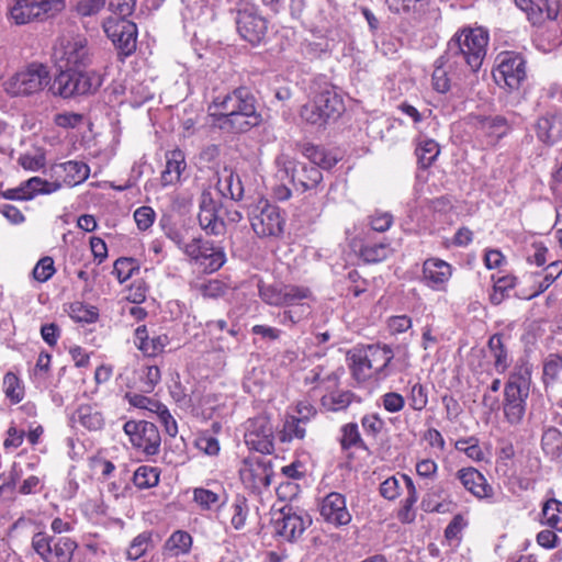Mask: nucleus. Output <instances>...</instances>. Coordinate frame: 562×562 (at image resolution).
Returning a JSON list of instances; mask_svg holds the SVG:
<instances>
[{
  "mask_svg": "<svg viewBox=\"0 0 562 562\" xmlns=\"http://www.w3.org/2000/svg\"><path fill=\"white\" fill-rule=\"evenodd\" d=\"M236 25L239 35L252 45L259 44L267 34V21L256 5H245L237 12Z\"/></svg>",
  "mask_w": 562,
  "mask_h": 562,
  "instance_id": "obj_17",
  "label": "nucleus"
},
{
  "mask_svg": "<svg viewBox=\"0 0 562 562\" xmlns=\"http://www.w3.org/2000/svg\"><path fill=\"white\" fill-rule=\"evenodd\" d=\"M319 514L323 519L335 527L346 526L351 521L346 498L342 494L331 492L319 503Z\"/></svg>",
  "mask_w": 562,
  "mask_h": 562,
  "instance_id": "obj_19",
  "label": "nucleus"
},
{
  "mask_svg": "<svg viewBox=\"0 0 562 562\" xmlns=\"http://www.w3.org/2000/svg\"><path fill=\"white\" fill-rule=\"evenodd\" d=\"M543 522L558 531H562V502L549 499L542 508Z\"/></svg>",
  "mask_w": 562,
  "mask_h": 562,
  "instance_id": "obj_47",
  "label": "nucleus"
},
{
  "mask_svg": "<svg viewBox=\"0 0 562 562\" xmlns=\"http://www.w3.org/2000/svg\"><path fill=\"white\" fill-rule=\"evenodd\" d=\"M311 524L312 519L306 513L292 507H283L280 516L274 520V528L283 539L295 541Z\"/></svg>",
  "mask_w": 562,
  "mask_h": 562,
  "instance_id": "obj_18",
  "label": "nucleus"
},
{
  "mask_svg": "<svg viewBox=\"0 0 562 562\" xmlns=\"http://www.w3.org/2000/svg\"><path fill=\"white\" fill-rule=\"evenodd\" d=\"M123 430L128 436L132 446L146 456H155L159 452L161 438L153 423L128 420L124 424Z\"/></svg>",
  "mask_w": 562,
  "mask_h": 562,
  "instance_id": "obj_14",
  "label": "nucleus"
},
{
  "mask_svg": "<svg viewBox=\"0 0 562 562\" xmlns=\"http://www.w3.org/2000/svg\"><path fill=\"white\" fill-rule=\"evenodd\" d=\"M135 346L147 357H155L161 353L169 344V337L165 334L149 336L145 325L135 329Z\"/></svg>",
  "mask_w": 562,
  "mask_h": 562,
  "instance_id": "obj_28",
  "label": "nucleus"
},
{
  "mask_svg": "<svg viewBox=\"0 0 562 562\" xmlns=\"http://www.w3.org/2000/svg\"><path fill=\"white\" fill-rule=\"evenodd\" d=\"M207 112L218 128L231 133L248 132L262 121L257 100L246 87L215 97Z\"/></svg>",
  "mask_w": 562,
  "mask_h": 562,
  "instance_id": "obj_1",
  "label": "nucleus"
},
{
  "mask_svg": "<svg viewBox=\"0 0 562 562\" xmlns=\"http://www.w3.org/2000/svg\"><path fill=\"white\" fill-rule=\"evenodd\" d=\"M64 0H8V18L16 25L29 24L60 11Z\"/></svg>",
  "mask_w": 562,
  "mask_h": 562,
  "instance_id": "obj_9",
  "label": "nucleus"
},
{
  "mask_svg": "<svg viewBox=\"0 0 562 562\" xmlns=\"http://www.w3.org/2000/svg\"><path fill=\"white\" fill-rule=\"evenodd\" d=\"M77 547V542L69 537L37 532L32 538V548L44 562H71Z\"/></svg>",
  "mask_w": 562,
  "mask_h": 562,
  "instance_id": "obj_11",
  "label": "nucleus"
},
{
  "mask_svg": "<svg viewBox=\"0 0 562 562\" xmlns=\"http://www.w3.org/2000/svg\"><path fill=\"white\" fill-rule=\"evenodd\" d=\"M315 296L310 289V295L305 299L289 300L284 310L278 314L279 323L288 328H294L306 322L313 313Z\"/></svg>",
  "mask_w": 562,
  "mask_h": 562,
  "instance_id": "obj_20",
  "label": "nucleus"
},
{
  "mask_svg": "<svg viewBox=\"0 0 562 562\" xmlns=\"http://www.w3.org/2000/svg\"><path fill=\"white\" fill-rule=\"evenodd\" d=\"M403 483L405 484L407 495L401 503V508L397 513V518L403 524H409L415 520L416 512L414 505L418 499V493L413 480L408 475H402Z\"/></svg>",
  "mask_w": 562,
  "mask_h": 562,
  "instance_id": "obj_34",
  "label": "nucleus"
},
{
  "mask_svg": "<svg viewBox=\"0 0 562 562\" xmlns=\"http://www.w3.org/2000/svg\"><path fill=\"white\" fill-rule=\"evenodd\" d=\"M263 302L272 306H284L289 300L305 299L310 295V288L296 284H285L280 288L268 285L259 290Z\"/></svg>",
  "mask_w": 562,
  "mask_h": 562,
  "instance_id": "obj_24",
  "label": "nucleus"
},
{
  "mask_svg": "<svg viewBox=\"0 0 562 562\" xmlns=\"http://www.w3.org/2000/svg\"><path fill=\"white\" fill-rule=\"evenodd\" d=\"M537 136L548 145H553L562 138V121L557 116H542L537 122Z\"/></svg>",
  "mask_w": 562,
  "mask_h": 562,
  "instance_id": "obj_32",
  "label": "nucleus"
},
{
  "mask_svg": "<svg viewBox=\"0 0 562 562\" xmlns=\"http://www.w3.org/2000/svg\"><path fill=\"white\" fill-rule=\"evenodd\" d=\"M216 188L223 196L238 201L243 196V187L239 178L232 170L224 169L220 175Z\"/></svg>",
  "mask_w": 562,
  "mask_h": 562,
  "instance_id": "obj_37",
  "label": "nucleus"
},
{
  "mask_svg": "<svg viewBox=\"0 0 562 562\" xmlns=\"http://www.w3.org/2000/svg\"><path fill=\"white\" fill-rule=\"evenodd\" d=\"M530 378V369L524 363H517L505 385L504 415L512 425H518L524 419Z\"/></svg>",
  "mask_w": 562,
  "mask_h": 562,
  "instance_id": "obj_4",
  "label": "nucleus"
},
{
  "mask_svg": "<svg viewBox=\"0 0 562 562\" xmlns=\"http://www.w3.org/2000/svg\"><path fill=\"white\" fill-rule=\"evenodd\" d=\"M352 396L348 391L335 392L323 397V405L333 412L342 411L351 404Z\"/></svg>",
  "mask_w": 562,
  "mask_h": 562,
  "instance_id": "obj_56",
  "label": "nucleus"
},
{
  "mask_svg": "<svg viewBox=\"0 0 562 562\" xmlns=\"http://www.w3.org/2000/svg\"><path fill=\"white\" fill-rule=\"evenodd\" d=\"M193 502L202 509V510H211L214 507L224 504L223 496L225 493L223 488L218 487L217 491L206 488V487H195L193 488Z\"/></svg>",
  "mask_w": 562,
  "mask_h": 562,
  "instance_id": "obj_38",
  "label": "nucleus"
},
{
  "mask_svg": "<svg viewBox=\"0 0 562 562\" xmlns=\"http://www.w3.org/2000/svg\"><path fill=\"white\" fill-rule=\"evenodd\" d=\"M311 90L316 92L325 122L341 114L344 111L342 99L330 83L314 81L311 85Z\"/></svg>",
  "mask_w": 562,
  "mask_h": 562,
  "instance_id": "obj_23",
  "label": "nucleus"
},
{
  "mask_svg": "<svg viewBox=\"0 0 562 562\" xmlns=\"http://www.w3.org/2000/svg\"><path fill=\"white\" fill-rule=\"evenodd\" d=\"M54 58L60 69L86 68L92 60L88 40L80 34L59 37L54 46Z\"/></svg>",
  "mask_w": 562,
  "mask_h": 562,
  "instance_id": "obj_7",
  "label": "nucleus"
},
{
  "mask_svg": "<svg viewBox=\"0 0 562 562\" xmlns=\"http://www.w3.org/2000/svg\"><path fill=\"white\" fill-rule=\"evenodd\" d=\"M50 80V74L46 66L32 63L9 77L3 82V89L12 97L33 95L43 91Z\"/></svg>",
  "mask_w": 562,
  "mask_h": 562,
  "instance_id": "obj_5",
  "label": "nucleus"
},
{
  "mask_svg": "<svg viewBox=\"0 0 562 562\" xmlns=\"http://www.w3.org/2000/svg\"><path fill=\"white\" fill-rule=\"evenodd\" d=\"M361 426L366 436L375 439L384 427V422L378 414H366L361 418Z\"/></svg>",
  "mask_w": 562,
  "mask_h": 562,
  "instance_id": "obj_62",
  "label": "nucleus"
},
{
  "mask_svg": "<svg viewBox=\"0 0 562 562\" xmlns=\"http://www.w3.org/2000/svg\"><path fill=\"white\" fill-rule=\"evenodd\" d=\"M102 79L95 71H81L61 69L55 78L50 90L54 94L70 98L75 94H87L97 91Z\"/></svg>",
  "mask_w": 562,
  "mask_h": 562,
  "instance_id": "obj_8",
  "label": "nucleus"
},
{
  "mask_svg": "<svg viewBox=\"0 0 562 562\" xmlns=\"http://www.w3.org/2000/svg\"><path fill=\"white\" fill-rule=\"evenodd\" d=\"M106 36L123 56H130L136 49V24L124 18H109L103 23Z\"/></svg>",
  "mask_w": 562,
  "mask_h": 562,
  "instance_id": "obj_15",
  "label": "nucleus"
},
{
  "mask_svg": "<svg viewBox=\"0 0 562 562\" xmlns=\"http://www.w3.org/2000/svg\"><path fill=\"white\" fill-rule=\"evenodd\" d=\"M49 173L50 178H58L63 182V187H75L88 179L90 168L82 161L69 160L54 164L50 166Z\"/></svg>",
  "mask_w": 562,
  "mask_h": 562,
  "instance_id": "obj_25",
  "label": "nucleus"
},
{
  "mask_svg": "<svg viewBox=\"0 0 562 562\" xmlns=\"http://www.w3.org/2000/svg\"><path fill=\"white\" fill-rule=\"evenodd\" d=\"M403 474L393 475L384 480L380 485V494L389 501L396 499L402 492L401 482H403Z\"/></svg>",
  "mask_w": 562,
  "mask_h": 562,
  "instance_id": "obj_60",
  "label": "nucleus"
},
{
  "mask_svg": "<svg viewBox=\"0 0 562 562\" xmlns=\"http://www.w3.org/2000/svg\"><path fill=\"white\" fill-rule=\"evenodd\" d=\"M54 273V260L50 257L42 258L33 269V277L38 282H46Z\"/></svg>",
  "mask_w": 562,
  "mask_h": 562,
  "instance_id": "obj_64",
  "label": "nucleus"
},
{
  "mask_svg": "<svg viewBox=\"0 0 562 562\" xmlns=\"http://www.w3.org/2000/svg\"><path fill=\"white\" fill-rule=\"evenodd\" d=\"M562 274V262L561 261H553L551 262L546 269H544V276L543 279L538 282L537 289L529 294L528 296H525V299H532L542 292H544Z\"/></svg>",
  "mask_w": 562,
  "mask_h": 562,
  "instance_id": "obj_52",
  "label": "nucleus"
},
{
  "mask_svg": "<svg viewBox=\"0 0 562 562\" xmlns=\"http://www.w3.org/2000/svg\"><path fill=\"white\" fill-rule=\"evenodd\" d=\"M487 43L488 35L484 30H463L448 42L446 59L457 64L460 72H464L465 69L475 72L486 55Z\"/></svg>",
  "mask_w": 562,
  "mask_h": 562,
  "instance_id": "obj_2",
  "label": "nucleus"
},
{
  "mask_svg": "<svg viewBox=\"0 0 562 562\" xmlns=\"http://www.w3.org/2000/svg\"><path fill=\"white\" fill-rule=\"evenodd\" d=\"M391 248L389 244L366 245L361 248L360 255L367 262H380L389 257Z\"/></svg>",
  "mask_w": 562,
  "mask_h": 562,
  "instance_id": "obj_55",
  "label": "nucleus"
},
{
  "mask_svg": "<svg viewBox=\"0 0 562 562\" xmlns=\"http://www.w3.org/2000/svg\"><path fill=\"white\" fill-rule=\"evenodd\" d=\"M238 473L245 488L261 493L270 486L273 469L271 462L263 458L248 457L243 460Z\"/></svg>",
  "mask_w": 562,
  "mask_h": 562,
  "instance_id": "obj_12",
  "label": "nucleus"
},
{
  "mask_svg": "<svg viewBox=\"0 0 562 562\" xmlns=\"http://www.w3.org/2000/svg\"><path fill=\"white\" fill-rule=\"evenodd\" d=\"M249 221L259 238H279L284 232L285 216L277 205L266 200L251 207Z\"/></svg>",
  "mask_w": 562,
  "mask_h": 562,
  "instance_id": "obj_10",
  "label": "nucleus"
},
{
  "mask_svg": "<svg viewBox=\"0 0 562 562\" xmlns=\"http://www.w3.org/2000/svg\"><path fill=\"white\" fill-rule=\"evenodd\" d=\"M393 357L392 349L386 345H368L353 348L348 352L352 376L359 382L372 378H385L387 366Z\"/></svg>",
  "mask_w": 562,
  "mask_h": 562,
  "instance_id": "obj_3",
  "label": "nucleus"
},
{
  "mask_svg": "<svg viewBox=\"0 0 562 562\" xmlns=\"http://www.w3.org/2000/svg\"><path fill=\"white\" fill-rule=\"evenodd\" d=\"M304 425L305 424L300 422V419H295L294 415L286 416L283 427L279 432L280 441L290 442L294 439H304L306 434Z\"/></svg>",
  "mask_w": 562,
  "mask_h": 562,
  "instance_id": "obj_44",
  "label": "nucleus"
},
{
  "mask_svg": "<svg viewBox=\"0 0 562 562\" xmlns=\"http://www.w3.org/2000/svg\"><path fill=\"white\" fill-rule=\"evenodd\" d=\"M187 169L186 155L180 149H173L166 153V167L161 172V184L164 187L173 186L181 181V177Z\"/></svg>",
  "mask_w": 562,
  "mask_h": 562,
  "instance_id": "obj_29",
  "label": "nucleus"
},
{
  "mask_svg": "<svg viewBox=\"0 0 562 562\" xmlns=\"http://www.w3.org/2000/svg\"><path fill=\"white\" fill-rule=\"evenodd\" d=\"M543 451L554 458L562 452V434L559 429L551 427L544 430L541 439Z\"/></svg>",
  "mask_w": 562,
  "mask_h": 562,
  "instance_id": "obj_48",
  "label": "nucleus"
},
{
  "mask_svg": "<svg viewBox=\"0 0 562 562\" xmlns=\"http://www.w3.org/2000/svg\"><path fill=\"white\" fill-rule=\"evenodd\" d=\"M140 390L145 393H150L155 390L156 385L160 382V369L157 366H144L139 371Z\"/></svg>",
  "mask_w": 562,
  "mask_h": 562,
  "instance_id": "obj_53",
  "label": "nucleus"
},
{
  "mask_svg": "<svg viewBox=\"0 0 562 562\" xmlns=\"http://www.w3.org/2000/svg\"><path fill=\"white\" fill-rule=\"evenodd\" d=\"M201 252L198 265L206 272H214L218 270L225 262V254L223 249L214 246L207 240L204 243V247H202Z\"/></svg>",
  "mask_w": 562,
  "mask_h": 562,
  "instance_id": "obj_35",
  "label": "nucleus"
},
{
  "mask_svg": "<svg viewBox=\"0 0 562 562\" xmlns=\"http://www.w3.org/2000/svg\"><path fill=\"white\" fill-rule=\"evenodd\" d=\"M135 260L132 258H119L113 266V274L117 278L120 283L128 280L133 272L137 270Z\"/></svg>",
  "mask_w": 562,
  "mask_h": 562,
  "instance_id": "obj_61",
  "label": "nucleus"
},
{
  "mask_svg": "<svg viewBox=\"0 0 562 562\" xmlns=\"http://www.w3.org/2000/svg\"><path fill=\"white\" fill-rule=\"evenodd\" d=\"M516 5L527 14L528 20L538 25L547 19H553L548 8V0H515Z\"/></svg>",
  "mask_w": 562,
  "mask_h": 562,
  "instance_id": "obj_33",
  "label": "nucleus"
},
{
  "mask_svg": "<svg viewBox=\"0 0 562 562\" xmlns=\"http://www.w3.org/2000/svg\"><path fill=\"white\" fill-rule=\"evenodd\" d=\"M487 346L494 359V368L496 372L503 374L510 364V358L503 341V336L499 334L493 335L490 337Z\"/></svg>",
  "mask_w": 562,
  "mask_h": 562,
  "instance_id": "obj_36",
  "label": "nucleus"
},
{
  "mask_svg": "<svg viewBox=\"0 0 562 562\" xmlns=\"http://www.w3.org/2000/svg\"><path fill=\"white\" fill-rule=\"evenodd\" d=\"M462 486L476 498H487L493 495V487L485 476L474 468H463L457 472Z\"/></svg>",
  "mask_w": 562,
  "mask_h": 562,
  "instance_id": "obj_26",
  "label": "nucleus"
},
{
  "mask_svg": "<svg viewBox=\"0 0 562 562\" xmlns=\"http://www.w3.org/2000/svg\"><path fill=\"white\" fill-rule=\"evenodd\" d=\"M454 447L458 451L464 452L474 461H481L484 458V452L479 445V439L475 437L459 439Z\"/></svg>",
  "mask_w": 562,
  "mask_h": 562,
  "instance_id": "obj_57",
  "label": "nucleus"
},
{
  "mask_svg": "<svg viewBox=\"0 0 562 562\" xmlns=\"http://www.w3.org/2000/svg\"><path fill=\"white\" fill-rule=\"evenodd\" d=\"M231 526L235 530H243L249 515V504L245 496L237 495L229 506Z\"/></svg>",
  "mask_w": 562,
  "mask_h": 562,
  "instance_id": "obj_41",
  "label": "nucleus"
},
{
  "mask_svg": "<svg viewBox=\"0 0 562 562\" xmlns=\"http://www.w3.org/2000/svg\"><path fill=\"white\" fill-rule=\"evenodd\" d=\"M415 154L419 166L423 168H428L440 154V147L439 144L434 139L422 138L417 143Z\"/></svg>",
  "mask_w": 562,
  "mask_h": 562,
  "instance_id": "obj_40",
  "label": "nucleus"
},
{
  "mask_svg": "<svg viewBox=\"0 0 562 562\" xmlns=\"http://www.w3.org/2000/svg\"><path fill=\"white\" fill-rule=\"evenodd\" d=\"M428 2V0H385L389 10L397 14H419Z\"/></svg>",
  "mask_w": 562,
  "mask_h": 562,
  "instance_id": "obj_46",
  "label": "nucleus"
},
{
  "mask_svg": "<svg viewBox=\"0 0 562 562\" xmlns=\"http://www.w3.org/2000/svg\"><path fill=\"white\" fill-rule=\"evenodd\" d=\"M341 437H340V446L342 450H348L350 448H364V442L361 438L358 425L356 423H348L345 424L341 429Z\"/></svg>",
  "mask_w": 562,
  "mask_h": 562,
  "instance_id": "obj_49",
  "label": "nucleus"
},
{
  "mask_svg": "<svg viewBox=\"0 0 562 562\" xmlns=\"http://www.w3.org/2000/svg\"><path fill=\"white\" fill-rule=\"evenodd\" d=\"M457 64L446 59V55L440 56L435 64L431 77L432 88L439 93H446L450 90L452 80L460 75Z\"/></svg>",
  "mask_w": 562,
  "mask_h": 562,
  "instance_id": "obj_27",
  "label": "nucleus"
},
{
  "mask_svg": "<svg viewBox=\"0 0 562 562\" xmlns=\"http://www.w3.org/2000/svg\"><path fill=\"white\" fill-rule=\"evenodd\" d=\"M245 443L251 450L263 454L272 453L274 432L267 416H257L246 423Z\"/></svg>",
  "mask_w": 562,
  "mask_h": 562,
  "instance_id": "obj_16",
  "label": "nucleus"
},
{
  "mask_svg": "<svg viewBox=\"0 0 562 562\" xmlns=\"http://www.w3.org/2000/svg\"><path fill=\"white\" fill-rule=\"evenodd\" d=\"M193 544L192 536L184 530L173 531L165 541L161 554L165 559L179 558L190 553Z\"/></svg>",
  "mask_w": 562,
  "mask_h": 562,
  "instance_id": "obj_30",
  "label": "nucleus"
},
{
  "mask_svg": "<svg viewBox=\"0 0 562 562\" xmlns=\"http://www.w3.org/2000/svg\"><path fill=\"white\" fill-rule=\"evenodd\" d=\"M303 155L311 161V166L318 169H330L337 164V158L325 148L307 144L303 147Z\"/></svg>",
  "mask_w": 562,
  "mask_h": 562,
  "instance_id": "obj_39",
  "label": "nucleus"
},
{
  "mask_svg": "<svg viewBox=\"0 0 562 562\" xmlns=\"http://www.w3.org/2000/svg\"><path fill=\"white\" fill-rule=\"evenodd\" d=\"M453 268L439 258H428L423 263V282L434 291H447Z\"/></svg>",
  "mask_w": 562,
  "mask_h": 562,
  "instance_id": "obj_21",
  "label": "nucleus"
},
{
  "mask_svg": "<svg viewBox=\"0 0 562 562\" xmlns=\"http://www.w3.org/2000/svg\"><path fill=\"white\" fill-rule=\"evenodd\" d=\"M480 131L488 137L486 143L492 145L504 135L505 122L503 119H486L481 122Z\"/></svg>",
  "mask_w": 562,
  "mask_h": 562,
  "instance_id": "obj_54",
  "label": "nucleus"
},
{
  "mask_svg": "<svg viewBox=\"0 0 562 562\" xmlns=\"http://www.w3.org/2000/svg\"><path fill=\"white\" fill-rule=\"evenodd\" d=\"M160 471L156 467L140 465L133 475V482L138 488H150L159 483Z\"/></svg>",
  "mask_w": 562,
  "mask_h": 562,
  "instance_id": "obj_43",
  "label": "nucleus"
},
{
  "mask_svg": "<svg viewBox=\"0 0 562 562\" xmlns=\"http://www.w3.org/2000/svg\"><path fill=\"white\" fill-rule=\"evenodd\" d=\"M71 420L90 431L99 430L104 425L102 413L92 405H80L74 413Z\"/></svg>",
  "mask_w": 562,
  "mask_h": 562,
  "instance_id": "obj_31",
  "label": "nucleus"
},
{
  "mask_svg": "<svg viewBox=\"0 0 562 562\" xmlns=\"http://www.w3.org/2000/svg\"><path fill=\"white\" fill-rule=\"evenodd\" d=\"M3 392L13 404L20 403L24 397V389L20 379L13 372H7L3 376Z\"/></svg>",
  "mask_w": 562,
  "mask_h": 562,
  "instance_id": "obj_51",
  "label": "nucleus"
},
{
  "mask_svg": "<svg viewBox=\"0 0 562 562\" xmlns=\"http://www.w3.org/2000/svg\"><path fill=\"white\" fill-rule=\"evenodd\" d=\"M69 316L78 323H94L99 313L94 306L87 305L82 302H74L69 306Z\"/></svg>",
  "mask_w": 562,
  "mask_h": 562,
  "instance_id": "obj_50",
  "label": "nucleus"
},
{
  "mask_svg": "<svg viewBox=\"0 0 562 562\" xmlns=\"http://www.w3.org/2000/svg\"><path fill=\"white\" fill-rule=\"evenodd\" d=\"M153 546L151 531H144L137 535L130 543L126 557L131 561L138 560L144 557L149 548Z\"/></svg>",
  "mask_w": 562,
  "mask_h": 562,
  "instance_id": "obj_45",
  "label": "nucleus"
},
{
  "mask_svg": "<svg viewBox=\"0 0 562 562\" xmlns=\"http://www.w3.org/2000/svg\"><path fill=\"white\" fill-rule=\"evenodd\" d=\"M276 177L288 181L303 191L316 188L322 179V171L315 166L296 162L289 155L281 153L274 159Z\"/></svg>",
  "mask_w": 562,
  "mask_h": 562,
  "instance_id": "obj_6",
  "label": "nucleus"
},
{
  "mask_svg": "<svg viewBox=\"0 0 562 562\" xmlns=\"http://www.w3.org/2000/svg\"><path fill=\"white\" fill-rule=\"evenodd\" d=\"M407 397L409 401V405L414 411L420 412L428 404L427 389L419 382H416L411 386Z\"/></svg>",
  "mask_w": 562,
  "mask_h": 562,
  "instance_id": "obj_58",
  "label": "nucleus"
},
{
  "mask_svg": "<svg viewBox=\"0 0 562 562\" xmlns=\"http://www.w3.org/2000/svg\"><path fill=\"white\" fill-rule=\"evenodd\" d=\"M18 164L27 171H38L46 165L44 153L37 151L36 154H22L18 158Z\"/></svg>",
  "mask_w": 562,
  "mask_h": 562,
  "instance_id": "obj_59",
  "label": "nucleus"
},
{
  "mask_svg": "<svg viewBox=\"0 0 562 562\" xmlns=\"http://www.w3.org/2000/svg\"><path fill=\"white\" fill-rule=\"evenodd\" d=\"M318 104H321V103L318 102L316 92L312 91L310 89V100L307 103L302 105L301 111H300L301 117L310 124H314V125L325 124L326 122L323 116V111Z\"/></svg>",
  "mask_w": 562,
  "mask_h": 562,
  "instance_id": "obj_42",
  "label": "nucleus"
},
{
  "mask_svg": "<svg viewBox=\"0 0 562 562\" xmlns=\"http://www.w3.org/2000/svg\"><path fill=\"white\" fill-rule=\"evenodd\" d=\"M497 60L498 64L493 70L495 82L510 91L519 89L526 79L525 59L518 54L506 52L498 55Z\"/></svg>",
  "mask_w": 562,
  "mask_h": 562,
  "instance_id": "obj_13",
  "label": "nucleus"
},
{
  "mask_svg": "<svg viewBox=\"0 0 562 562\" xmlns=\"http://www.w3.org/2000/svg\"><path fill=\"white\" fill-rule=\"evenodd\" d=\"M106 0H75L74 8L80 16L98 14L105 5Z\"/></svg>",
  "mask_w": 562,
  "mask_h": 562,
  "instance_id": "obj_63",
  "label": "nucleus"
},
{
  "mask_svg": "<svg viewBox=\"0 0 562 562\" xmlns=\"http://www.w3.org/2000/svg\"><path fill=\"white\" fill-rule=\"evenodd\" d=\"M199 209L198 220L202 229L212 235L223 234L225 224L218 217L217 203L210 191L202 192Z\"/></svg>",
  "mask_w": 562,
  "mask_h": 562,
  "instance_id": "obj_22",
  "label": "nucleus"
}]
</instances>
